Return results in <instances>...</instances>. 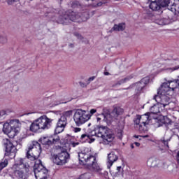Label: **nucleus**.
<instances>
[{"label":"nucleus","mask_w":179,"mask_h":179,"mask_svg":"<svg viewBox=\"0 0 179 179\" xmlns=\"http://www.w3.org/2000/svg\"><path fill=\"white\" fill-rule=\"evenodd\" d=\"M70 5L73 9L79 8V6H80V3H79V1H71L70 2Z\"/></svg>","instance_id":"32"},{"label":"nucleus","mask_w":179,"mask_h":179,"mask_svg":"<svg viewBox=\"0 0 179 179\" xmlns=\"http://www.w3.org/2000/svg\"><path fill=\"white\" fill-rule=\"evenodd\" d=\"M115 31H124L125 30V23H120L118 24H115L113 27Z\"/></svg>","instance_id":"25"},{"label":"nucleus","mask_w":179,"mask_h":179,"mask_svg":"<svg viewBox=\"0 0 179 179\" xmlns=\"http://www.w3.org/2000/svg\"><path fill=\"white\" fill-rule=\"evenodd\" d=\"M78 159L80 164L83 166H87L90 170L93 171H101V168L99 164H97V159L92 154V150L89 148H85L81 152H78Z\"/></svg>","instance_id":"3"},{"label":"nucleus","mask_w":179,"mask_h":179,"mask_svg":"<svg viewBox=\"0 0 179 179\" xmlns=\"http://www.w3.org/2000/svg\"><path fill=\"white\" fill-rule=\"evenodd\" d=\"M40 155H41V145L37 141L32 142L26 149V157L29 160L34 162V164L37 160H40L38 159Z\"/></svg>","instance_id":"6"},{"label":"nucleus","mask_w":179,"mask_h":179,"mask_svg":"<svg viewBox=\"0 0 179 179\" xmlns=\"http://www.w3.org/2000/svg\"><path fill=\"white\" fill-rule=\"evenodd\" d=\"M3 145L6 149L5 157H9L13 159L16 156V152L17 149L9 139H4L3 141Z\"/></svg>","instance_id":"13"},{"label":"nucleus","mask_w":179,"mask_h":179,"mask_svg":"<svg viewBox=\"0 0 179 179\" xmlns=\"http://www.w3.org/2000/svg\"><path fill=\"white\" fill-rule=\"evenodd\" d=\"M163 109L164 108L157 103L156 105H154L150 108V111L152 113V114H159V113L163 111Z\"/></svg>","instance_id":"21"},{"label":"nucleus","mask_w":179,"mask_h":179,"mask_svg":"<svg viewBox=\"0 0 179 179\" xmlns=\"http://www.w3.org/2000/svg\"><path fill=\"white\" fill-rule=\"evenodd\" d=\"M131 149H134V148H135V147L134 146L133 144H131Z\"/></svg>","instance_id":"51"},{"label":"nucleus","mask_w":179,"mask_h":179,"mask_svg":"<svg viewBox=\"0 0 179 179\" xmlns=\"http://www.w3.org/2000/svg\"><path fill=\"white\" fill-rule=\"evenodd\" d=\"M152 68H154V71H155L156 69H157V67L156 66V64L153 65V64H150L149 66V69H152Z\"/></svg>","instance_id":"39"},{"label":"nucleus","mask_w":179,"mask_h":179,"mask_svg":"<svg viewBox=\"0 0 179 179\" xmlns=\"http://www.w3.org/2000/svg\"><path fill=\"white\" fill-rule=\"evenodd\" d=\"M19 0H8V4L12 5L13 2H17Z\"/></svg>","instance_id":"40"},{"label":"nucleus","mask_w":179,"mask_h":179,"mask_svg":"<svg viewBox=\"0 0 179 179\" xmlns=\"http://www.w3.org/2000/svg\"><path fill=\"white\" fill-rule=\"evenodd\" d=\"M22 124L19 120H13L10 122H6L3 125V132L8 135L10 138H15L20 131Z\"/></svg>","instance_id":"7"},{"label":"nucleus","mask_w":179,"mask_h":179,"mask_svg":"<svg viewBox=\"0 0 179 179\" xmlns=\"http://www.w3.org/2000/svg\"><path fill=\"white\" fill-rule=\"evenodd\" d=\"M64 103H66V102L58 101V102H56V103H53V106H58L59 104H64Z\"/></svg>","instance_id":"42"},{"label":"nucleus","mask_w":179,"mask_h":179,"mask_svg":"<svg viewBox=\"0 0 179 179\" xmlns=\"http://www.w3.org/2000/svg\"><path fill=\"white\" fill-rule=\"evenodd\" d=\"M66 127V118L65 117H62L59 119L57 127L55 130V134L58 135V134H61V132H64L65 127Z\"/></svg>","instance_id":"14"},{"label":"nucleus","mask_w":179,"mask_h":179,"mask_svg":"<svg viewBox=\"0 0 179 179\" xmlns=\"http://www.w3.org/2000/svg\"><path fill=\"white\" fill-rule=\"evenodd\" d=\"M8 166V158H6L4 160H3L0 163V170H2L3 169H5Z\"/></svg>","instance_id":"31"},{"label":"nucleus","mask_w":179,"mask_h":179,"mask_svg":"<svg viewBox=\"0 0 179 179\" xmlns=\"http://www.w3.org/2000/svg\"><path fill=\"white\" fill-rule=\"evenodd\" d=\"M51 124H52V120L48 118L47 115H43L32 122L29 127L31 132H37V131H45V129H50L51 128Z\"/></svg>","instance_id":"5"},{"label":"nucleus","mask_w":179,"mask_h":179,"mask_svg":"<svg viewBox=\"0 0 179 179\" xmlns=\"http://www.w3.org/2000/svg\"><path fill=\"white\" fill-rule=\"evenodd\" d=\"M148 1H150L152 2V1H154V0H148Z\"/></svg>","instance_id":"55"},{"label":"nucleus","mask_w":179,"mask_h":179,"mask_svg":"<svg viewBox=\"0 0 179 179\" xmlns=\"http://www.w3.org/2000/svg\"><path fill=\"white\" fill-rule=\"evenodd\" d=\"M169 141H170V139L169 140H161V142L164 145V146H166V148H169Z\"/></svg>","instance_id":"37"},{"label":"nucleus","mask_w":179,"mask_h":179,"mask_svg":"<svg viewBox=\"0 0 179 179\" xmlns=\"http://www.w3.org/2000/svg\"><path fill=\"white\" fill-rule=\"evenodd\" d=\"M90 125H92V124H90H90H88V127H90Z\"/></svg>","instance_id":"54"},{"label":"nucleus","mask_w":179,"mask_h":179,"mask_svg":"<svg viewBox=\"0 0 179 179\" xmlns=\"http://www.w3.org/2000/svg\"><path fill=\"white\" fill-rule=\"evenodd\" d=\"M52 162L57 166H62V162H61V158L59 154L52 155Z\"/></svg>","instance_id":"23"},{"label":"nucleus","mask_w":179,"mask_h":179,"mask_svg":"<svg viewBox=\"0 0 179 179\" xmlns=\"http://www.w3.org/2000/svg\"><path fill=\"white\" fill-rule=\"evenodd\" d=\"M169 94H170L168 92L163 91L160 87L157 92V95L154 96L153 100H155L158 105L162 106V108H164L166 106L170 104V97Z\"/></svg>","instance_id":"9"},{"label":"nucleus","mask_w":179,"mask_h":179,"mask_svg":"<svg viewBox=\"0 0 179 179\" xmlns=\"http://www.w3.org/2000/svg\"><path fill=\"white\" fill-rule=\"evenodd\" d=\"M155 23L157 24H159V26H166V24H169L170 23V21L169 19L166 18H158L155 20Z\"/></svg>","instance_id":"24"},{"label":"nucleus","mask_w":179,"mask_h":179,"mask_svg":"<svg viewBox=\"0 0 179 179\" xmlns=\"http://www.w3.org/2000/svg\"><path fill=\"white\" fill-rule=\"evenodd\" d=\"M80 131H82V129L79 127L74 128V132H80Z\"/></svg>","instance_id":"43"},{"label":"nucleus","mask_w":179,"mask_h":179,"mask_svg":"<svg viewBox=\"0 0 179 179\" xmlns=\"http://www.w3.org/2000/svg\"><path fill=\"white\" fill-rule=\"evenodd\" d=\"M104 75H105L106 76H108V75H110V73H108V72H105V73H104Z\"/></svg>","instance_id":"48"},{"label":"nucleus","mask_w":179,"mask_h":179,"mask_svg":"<svg viewBox=\"0 0 179 179\" xmlns=\"http://www.w3.org/2000/svg\"><path fill=\"white\" fill-rule=\"evenodd\" d=\"M118 160V156L115 155L114 152H111L108 155V162L107 167L108 169H111V166Z\"/></svg>","instance_id":"16"},{"label":"nucleus","mask_w":179,"mask_h":179,"mask_svg":"<svg viewBox=\"0 0 179 179\" xmlns=\"http://www.w3.org/2000/svg\"><path fill=\"white\" fill-rule=\"evenodd\" d=\"M159 3L162 8L168 6L169 10L174 13L175 15H179V1L176 0H158Z\"/></svg>","instance_id":"11"},{"label":"nucleus","mask_w":179,"mask_h":179,"mask_svg":"<svg viewBox=\"0 0 179 179\" xmlns=\"http://www.w3.org/2000/svg\"><path fill=\"white\" fill-rule=\"evenodd\" d=\"M121 169H122L121 166H117V171H121Z\"/></svg>","instance_id":"47"},{"label":"nucleus","mask_w":179,"mask_h":179,"mask_svg":"<svg viewBox=\"0 0 179 179\" xmlns=\"http://www.w3.org/2000/svg\"><path fill=\"white\" fill-rule=\"evenodd\" d=\"M78 145H79V142L75 143L73 141H71L69 143V146H71L72 148H76V146H78Z\"/></svg>","instance_id":"36"},{"label":"nucleus","mask_w":179,"mask_h":179,"mask_svg":"<svg viewBox=\"0 0 179 179\" xmlns=\"http://www.w3.org/2000/svg\"><path fill=\"white\" fill-rule=\"evenodd\" d=\"M169 61H170L169 62L170 65L174 64V59H169Z\"/></svg>","instance_id":"44"},{"label":"nucleus","mask_w":179,"mask_h":179,"mask_svg":"<svg viewBox=\"0 0 179 179\" xmlns=\"http://www.w3.org/2000/svg\"><path fill=\"white\" fill-rule=\"evenodd\" d=\"M33 173L36 179H47V174H48V170H47V169L44 167V165H43L41 160H36L35 164L34 165Z\"/></svg>","instance_id":"10"},{"label":"nucleus","mask_w":179,"mask_h":179,"mask_svg":"<svg viewBox=\"0 0 179 179\" xmlns=\"http://www.w3.org/2000/svg\"><path fill=\"white\" fill-rule=\"evenodd\" d=\"M134 145L137 147L139 148L141 146V143H138V142H135Z\"/></svg>","instance_id":"45"},{"label":"nucleus","mask_w":179,"mask_h":179,"mask_svg":"<svg viewBox=\"0 0 179 179\" xmlns=\"http://www.w3.org/2000/svg\"><path fill=\"white\" fill-rule=\"evenodd\" d=\"M71 116H72V110H67L66 112H64L63 115L61 117H64V118L67 120V118H70Z\"/></svg>","instance_id":"30"},{"label":"nucleus","mask_w":179,"mask_h":179,"mask_svg":"<svg viewBox=\"0 0 179 179\" xmlns=\"http://www.w3.org/2000/svg\"><path fill=\"white\" fill-rule=\"evenodd\" d=\"M159 159L156 157H150L147 162L148 167H156L158 164Z\"/></svg>","instance_id":"22"},{"label":"nucleus","mask_w":179,"mask_h":179,"mask_svg":"<svg viewBox=\"0 0 179 179\" xmlns=\"http://www.w3.org/2000/svg\"><path fill=\"white\" fill-rule=\"evenodd\" d=\"M134 138H138V136H134Z\"/></svg>","instance_id":"53"},{"label":"nucleus","mask_w":179,"mask_h":179,"mask_svg":"<svg viewBox=\"0 0 179 179\" xmlns=\"http://www.w3.org/2000/svg\"><path fill=\"white\" fill-rule=\"evenodd\" d=\"M122 129H120L118 130L117 131V136L120 139H122Z\"/></svg>","instance_id":"38"},{"label":"nucleus","mask_w":179,"mask_h":179,"mask_svg":"<svg viewBox=\"0 0 179 179\" xmlns=\"http://www.w3.org/2000/svg\"><path fill=\"white\" fill-rule=\"evenodd\" d=\"M6 115H8V114L6 113V111L1 110L0 111V122L3 121V119L6 118Z\"/></svg>","instance_id":"33"},{"label":"nucleus","mask_w":179,"mask_h":179,"mask_svg":"<svg viewBox=\"0 0 179 179\" xmlns=\"http://www.w3.org/2000/svg\"><path fill=\"white\" fill-rule=\"evenodd\" d=\"M145 87V84L141 83V81L133 84L129 87V89L134 88L135 89V94L136 96H139L142 93V90Z\"/></svg>","instance_id":"17"},{"label":"nucleus","mask_w":179,"mask_h":179,"mask_svg":"<svg viewBox=\"0 0 179 179\" xmlns=\"http://www.w3.org/2000/svg\"><path fill=\"white\" fill-rule=\"evenodd\" d=\"M149 7H150V9H152L155 12L157 10H160V9L163 8V6H162V4L159 3V0L152 1L149 5Z\"/></svg>","instance_id":"19"},{"label":"nucleus","mask_w":179,"mask_h":179,"mask_svg":"<svg viewBox=\"0 0 179 179\" xmlns=\"http://www.w3.org/2000/svg\"><path fill=\"white\" fill-rule=\"evenodd\" d=\"M149 80H150L149 77H145L142 78L141 80H140V83H143L145 87L146 85H148V83H149Z\"/></svg>","instance_id":"34"},{"label":"nucleus","mask_w":179,"mask_h":179,"mask_svg":"<svg viewBox=\"0 0 179 179\" xmlns=\"http://www.w3.org/2000/svg\"><path fill=\"white\" fill-rule=\"evenodd\" d=\"M0 43L1 44H6V43H8V36H6L5 34H1Z\"/></svg>","instance_id":"27"},{"label":"nucleus","mask_w":179,"mask_h":179,"mask_svg":"<svg viewBox=\"0 0 179 179\" xmlns=\"http://www.w3.org/2000/svg\"><path fill=\"white\" fill-rule=\"evenodd\" d=\"M132 78H134V76H127V77L120 80L119 81V85H122V83H127V82H128L129 80H131V79H132Z\"/></svg>","instance_id":"28"},{"label":"nucleus","mask_w":179,"mask_h":179,"mask_svg":"<svg viewBox=\"0 0 179 179\" xmlns=\"http://www.w3.org/2000/svg\"><path fill=\"white\" fill-rule=\"evenodd\" d=\"M87 1H90V0H87ZM91 1H94V0H91Z\"/></svg>","instance_id":"56"},{"label":"nucleus","mask_w":179,"mask_h":179,"mask_svg":"<svg viewBox=\"0 0 179 179\" xmlns=\"http://www.w3.org/2000/svg\"><path fill=\"white\" fill-rule=\"evenodd\" d=\"M101 118H100V117H97L96 118V121L99 122V121H101Z\"/></svg>","instance_id":"50"},{"label":"nucleus","mask_w":179,"mask_h":179,"mask_svg":"<svg viewBox=\"0 0 179 179\" xmlns=\"http://www.w3.org/2000/svg\"><path fill=\"white\" fill-rule=\"evenodd\" d=\"M91 136H96V138H101L106 142H113L114 141V133L107 126L98 125L92 131L91 135L82 134L80 141L82 142H86L88 139H90Z\"/></svg>","instance_id":"2"},{"label":"nucleus","mask_w":179,"mask_h":179,"mask_svg":"<svg viewBox=\"0 0 179 179\" xmlns=\"http://www.w3.org/2000/svg\"><path fill=\"white\" fill-rule=\"evenodd\" d=\"M14 174L20 179L29 178V171H30V165L27 163V159L20 158L16 161L14 165Z\"/></svg>","instance_id":"4"},{"label":"nucleus","mask_w":179,"mask_h":179,"mask_svg":"<svg viewBox=\"0 0 179 179\" xmlns=\"http://www.w3.org/2000/svg\"><path fill=\"white\" fill-rule=\"evenodd\" d=\"M89 19V13L84 12L83 14L75 11L64 12L60 10L58 14H56L55 17L52 18L53 22H57L60 24H69L71 22H86Z\"/></svg>","instance_id":"1"},{"label":"nucleus","mask_w":179,"mask_h":179,"mask_svg":"<svg viewBox=\"0 0 179 179\" xmlns=\"http://www.w3.org/2000/svg\"><path fill=\"white\" fill-rule=\"evenodd\" d=\"M90 177H92V173H85L82 174L81 176H80L78 179H90Z\"/></svg>","instance_id":"29"},{"label":"nucleus","mask_w":179,"mask_h":179,"mask_svg":"<svg viewBox=\"0 0 179 179\" xmlns=\"http://www.w3.org/2000/svg\"><path fill=\"white\" fill-rule=\"evenodd\" d=\"M58 141H59V137L58 136H55L54 137L42 136L39 139V142H41L42 145H48V146L52 145V143L58 142Z\"/></svg>","instance_id":"15"},{"label":"nucleus","mask_w":179,"mask_h":179,"mask_svg":"<svg viewBox=\"0 0 179 179\" xmlns=\"http://www.w3.org/2000/svg\"><path fill=\"white\" fill-rule=\"evenodd\" d=\"M88 80H89L90 82H92V81L94 80V77H90V78L88 79Z\"/></svg>","instance_id":"46"},{"label":"nucleus","mask_w":179,"mask_h":179,"mask_svg":"<svg viewBox=\"0 0 179 179\" xmlns=\"http://www.w3.org/2000/svg\"><path fill=\"white\" fill-rule=\"evenodd\" d=\"M122 113H124V109L120 107H115L111 113L102 114V117H103V121L108 124H111L114 120H117L118 115H121Z\"/></svg>","instance_id":"12"},{"label":"nucleus","mask_w":179,"mask_h":179,"mask_svg":"<svg viewBox=\"0 0 179 179\" xmlns=\"http://www.w3.org/2000/svg\"><path fill=\"white\" fill-rule=\"evenodd\" d=\"M58 155L62 162V166H64V164H66V163H68V161L69 160V157H70L69 153H68V152L66 151H62Z\"/></svg>","instance_id":"18"},{"label":"nucleus","mask_w":179,"mask_h":179,"mask_svg":"<svg viewBox=\"0 0 179 179\" xmlns=\"http://www.w3.org/2000/svg\"><path fill=\"white\" fill-rule=\"evenodd\" d=\"M75 36H76V37H77L78 38H79V40H82V38H83V37L82 36V35H80V34L76 33V34H75Z\"/></svg>","instance_id":"41"},{"label":"nucleus","mask_w":179,"mask_h":179,"mask_svg":"<svg viewBox=\"0 0 179 179\" xmlns=\"http://www.w3.org/2000/svg\"><path fill=\"white\" fill-rule=\"evenodd\" d=\"M134 123L136 125V127L138 128L140 132H143L145 131V127L142 125V120L141 119V115H137L136 118L134 120Z\"/></svg>","instance_id":"20"},{"label":"nucleus","mask_w":179,"mask_h":179,"mask_svg":"<svg viewBox=\"0 0 179 179\" xmlns=\"http://www.w3.org/2000/svg\"><path fill=\"white\" fill-rule=\"evenodd\" d=\"M95 113H97V110L96 109H91L90 111L87 110V114L88 115H90V117H88V120H90L93 114H95Z\"/></svg>","instance_id":"35"},{"label":"nucleus","mask_w":179,"mask_h":179,"mask_svg":"<svg viewBox=\"0 0 179 179\" xmlns=\"http://www.w3.org/2000/svg\"><path fill=\"white\" fill-rule=\"evenodd\" d=\"M89 113L87 110L83 109H77L73 115V120L77 127H82L83 124H86L89 121Z\"/></svg>","instance_id":"8"},{"label":"nucleus","mask_w":179,"mask_h":179,"mask_svg":"<svg viewBox=\"0 0 179 179\" xmlns=\"http://www.w3.org/2000/svg\"><path fill=\"white\" fill-rule=\"evenodd\" d=\"M149 136L146 135L144 136V138H148Z\"/></svg>","instance_id":"52"},{"label":"nucleus","mask_w":179,"mask_h":179,"mask_svg":"<svg viewBox=\"0 0 179 179\" xmlns=\"http://www.w3.org/2000/svg\"><path fill=\"white\" fill-rule=\"evenodd\" d=\"M149 117H150V113H145V115H143L141 116V123L143 124V126L146 127L148 125V121H149Z\"/></svg>","instance_id":"26"},{"label":"nucleus","mask_w":179,"mask_h":179,"mask_svg":"<svg viewBox=\"0 0 179 179\" xmlns=\"http://www.w3.org/2000/svg\"><path fill=\"white\" fill-rule=\"evenodd\" d=\"M177 69H179V66H176V67L174 68L173 71H176V70H177Z\"/></svg>","instance_id":"49"}]
</instances>
